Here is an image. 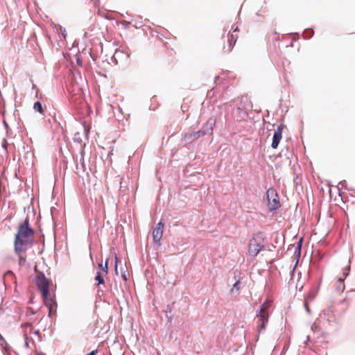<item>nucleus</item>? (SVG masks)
Wrapping results in <instances>:
<instances>
[{
  "label": "nucleus",
  "mask_w": 355,
  "mask_h": 355,
  "mask_svg": "<svg viewBox=\"0 0 355 355\" xmlns=\"http://www.w3.org/2000/svg\"><path fill=\"white\" fill-rule=\"evenodd\" d=\"M34 230L31 227L28 218L19 224L14 241V250L15 253L26 251L28 246L34 242Z\"/></svg>",
  "instance_id": "nucleus-1"
},
{
  "label": "nucleus",
  "mask_w": 355,
  "mask_h": 355,
  "mask_svg": "<svg viewBox=\"0 0 355 355\" xmlns=\"http://www.w3.org/2000/svg\"><path fill=\"white\" fill-rule=\"evenodd\" d=\"M251 107V102L247 97H242L234 112V117L236 121H242L248 115L247 108Z\"/></svg>",
  "instance_id": "nucleus-2"
},
{
  "label": "nucleus",
  "mask_w": 355,
  "mask_h": 355,
  "mask_svg": "<svg viewBox=\"0 0 355 355\" xmlns=\"http://www.w3.org/2000/svg\"><path fill=\"white\" fill-rule=\"evenodd\" d=\"M51 284V282L42 272L37 274L36 285L42 293V299L51 297L49 293V286Z\"/></svg>",
  "instance_id": "nucleus-3"
},
{
  "label": "nucleus",
  "mask_w": 355,
  "mask_h": 355,
  "mask_svg": "<svg viewBox=\"0 0 355 355\" xmlns=\"http://www.w3.org/2000/svg\"><path fill=\"white\" fill-rule=\"evenodd\" d=\"M264 248V241L261 234H256L249 243L248 252L251 256H256Z\"/></svg>",
  "instance_id": "nucleus-4"
},
{
  "label": "nucleus",
  "mask_w": 355,
  "mask_h": 355,
  "mask_svg": "<svg viewBox=\"0 0 355 355\" xmlns=\"http://www.w3.org/2000/svg\"><path fill=\"white\" fill-rule=\"evenodd\" d=\"M266 195L270 211L277 209L280 206L277 191L274 189L270 188L268 189Z\"/></svg>",
  "instance_id": "nucleus-5"
},
{
  "label": "nucleus",
  "mask_w": 355,
  "mask_h": 355,
  "mask_svg": "<svg viewBox=\"0 0 355 355\" xmlns=\"http://www.w3.org/2000/svg\"><path fill=\"white\" fill-rule=\"evenodd\" d=\"M239 32L238 27H236L232 33L230 35H228V39H227V45L224 46L223 49L225 50L226 52H230L234 44L236 42V40L238 39V34Z\"/></svg>",
  "instance_id": "nucleus-6"
},
{
  "label": "nucleus",
  "mask_w": 355,
  "mask_h": 355,
  "mask_svg": "<svg viewBox=\"0 0 355 355\" xmlns=\"http://www.w3.org/2000/svg\"><path fill=\"white\" fill-rule=\"evenodd\" d=\"M257 316L258 318L257 320V327L259 332H261L266 328V325L268 322V312H261L258 311L257 313Z\"/></svg>",
  "instance_id": "nucleus-7"
},
{
  "label": "nucleus",
  "mask_w": 355,
  "mask_h": 355,
  "mask_svg": "<svg viewBox=\"0 0 355 355\" xmlns=\"http://www.w3.org/2000/svg\"><path fill=\"white\" fill-rule=\"evenodd\" d=\"M44 304L49 309V316L53 317L56 315L57 303L55 300L51 297L43 299Z\"/></svg>",
  "instance_id": "nucleus-8"
},
{
  "label": "nucleus",
  "mask_w": 355,
  "mask_h": 355,
  "mask_svg": "<svg viewBox=\"0 0 355 355\" xmlns=\"http://www.w3.org/2000/svg\"><path fill=\"white\" fill-rule=\"evenodd\" d=\"M284 128V125H279L277 129L275 130L273 137H272V141L271 144V147L274 149H276L282 138V132L283 129Z\"/></svg>",
  "instance_id": "nucleus-9"
},
{
  "label": "nucleus",
  "mask_w": 355,
  "mask_h": 355,
  "mask_svg": "<svg viewBox=\"0 0 355 355\" xmlns=\"http://www.w3.org/2000/svg\"><path fill=\"white\" fill-rule=\"evenodd\" d=\"M164 225V223L160 221L157 224L156 227L153 231V241L156 243H159L162 237Z\"/></svg>",
  "instance_id": "nucleus-10"
},
{
  "label": "nucleus",
  "mask_w": 355,
  "mask_h": 355,
  "mask_svg": "<svg viewBox=\"0 0 355 355\" xmlns=\"http://www.w3.org/2000/svg\"><path fill=\"white\" fill-rule=\"evenodd\" d=\"M205 134H206V132L202 130H198L197 132H194L192 133H187V134L184 135V140L187 143H191V142L198 139V138L203 137L204 135H205Z\"/></svg>",
  "instance_id": "nucleus-11"
},
{
  "label": "nucleus",
  "mask_w": 355,
  "mask_h": 355,
  "mask_svg": "<svg viewBox=\"0 0 355 355\" xmlns=\"http://www.w3.org/2000/svg\"><path fill=\"white\" fill-rule=\"evenodd\" d=\"M349 270L350 267L349 266H347L345 268L343 269V276L338 277V282L339 284L337 286V291L338 292H343L345 290L344 280L348 275Z\"/></svg>",
  "instance_id": "nucleus-12"
},
{
  "label": "nucleus",
  "mask_w": 355,
  "mask_h": 355,
  "mask_svg": "<svg viewBox=\"0 0 355 355\" xmlns=\"http://www.w3.org/2000/svg\"><path fill=\"white\" fill-rule=\"evenodd\" d=\"M21 327L24 329V336L25 337V339L28 340L29 334H31L33 331V327L29 323H25L21 324Z\"/></svg>",
  "instance_id": "nucleus-13"
},
{
  "label": "nucleus",
  "mask_w": 355,
  "mask_h": 355,
  "mask_svg": "<svg viewBox=\"0 0 355 355\" xmlns=\"http://www.w3.org/2000/svg\"><path fill=\"white\" fill-rule=\"evenodd\" d=\"M33 109L35 111L38 112L42 115H44V110L40 102L37 101L33 105Z\"/></svg>",
  "instance_id": "nucleus-14"
},
{
  "label": "nucleus",
  "mask_w": 355,
  "mask_h": 355,
  "mask_svg": "<svg viewBox=\"0 0 355 355\" xmlns=\"http://www.w3.org/2000/svg\"><path fill=\"white\" fill-rule=\"evenodd\" d=\"M26 252V251H21L19 253H16L19 257V266H24L26 261V257L24 254Z\"/></svg>",
  "instance_id": "nucleus-15"
},
{
  "label": "nucleus",
  "mask_w": 355,
  "mask_h": 355,
  "mask_svg": "<svg viewBox=\"0 0 355 355\" xmlns=\"http://www.w3.org/2000/svg\"><path fill=\"white\" fill-rule=\"evenodd\" d=\"M271 302L269 300L266 301L264 303H263L259 309V311L261 312H268V310L270 307Z\"/></svg>",
  "instance_id": "nucleus-16"
},
{
  "label": "nucleus",
  "mask_w": 355,
  "mask_h": 355,
  "mask_svg": "<svg viewBox=\"0 0 355 355\" xmlns=\"http://www.w3.org/2000/svg\"><path fill=\"white\" fill-rule=\"evenodd\" d=\"M104 275L103 272H98L97 274H96V276L95 277V280L97 282V285L99 286L101 284H105V281H104V278H103V275Z\"/></svg>",
  "instance_id": "nucleus-17"
},
{
  "label": "nucleus",
  "mask_w": 355,
  "mask_h": 355,
  "mask_svg": "<svg viewBox=\"0 0 355 355\" xmlns=\"http://www.w3.org/2000/svg\"><path fill=\"white\" fill-rule=\"evenodd\" d=\"M107 263L108 259L105 261V266H103L102 263H98V267L102 269V272L104 274V275H106L108 272Z\"/></svg>",
  "instance_id": "nucleus-18"
},
{
  "label": "nucleus",
  "mask_w": 355,
  "mask_h": 355,
  "mask_svg": "<svg viewBox=\"0 0 355 355\" xmlns=\"http://www.w3.org/2000/svg\"><path fill=\"white\" fill-rule=\"evenodd\" d=\"M240 289V281L238 280L236 281V282L233 285V287L232 288V292L233 293L234 291H239Z\"/></svg>",
  "instance_id": "nucleus-19"
},
{
  "label": "nucleus",
  "mask_w": 355,
  "mask_h": 355,
  "mask_svg": "<svg viewBox=\"0 0 355 355\" xmlns=\"http://www.w3.org/2000/svg\"><path fill=\"white\" fill-rule=\"evenodd\" d=\"M30 341H32V342H33V340H32V339H31V338H28V340L25 339V345H26V347H29V342H30Z\"/></svg>",
  "instance_id": "nucleus-20"
},
{
  "label": "nucleus",
  "mask_w": 355,
  "mask_h": 355,
  "mask_svg": "<svg viewBox=\"0 0 355 355\" xmlns=\"http://www.w3.org/2000/svg\"><path fill=\"white\" fill-rule=\"evenodd\" d=\"M118 257L116 256L115 257V271L117 273V263H118Z\"/></svg>",
  "instance_id": "nucleus-21"
},
{
  "label": "nucleus",
  "mask_w": 355,
  "mask_h": 355,
  "mask_svg": "<svg viewBox=\"0 0 355 355\" xmlns=\"http://www.w3.org/2000/svg\"><path fill=\"white\" fill-rule=\"evenodd\" d=\"M97 353H98V349H95V350L92 351L89 354H88L87 355H96V354H97Z\"/></svg>",
  "instance_id": "nucleus-22"
},
{
  "label": "nucleus",
  "mask_w": 355,
  "mask_h": 355,
  "mask_svg": "<svg viewBox=\"0 0 355 355\" xmlns=\"http://www.w3.org/2000/svg\"><path fill=\"white\" fill-rule=\"evenodd\" d=\"M304 305H305V308H306V309L307 312H310V309H309V307L308 304L306 302V303L304 304Z\"/></svg>",
  "instance_id": "nucleus-23"
},
{
  "label": "nucleus",
  "mask_w": 355,
  "mask_h": 355,
  "mask_svg": "<svg viewBox=\"0 0 355 355\" xmlns=\"http://www.w3.org/2000/svg\"><path fill=\"white\" fill-rule=\"evenodd\" d=\"M6 275H11V276H12V275H13V273H12V272H11V271H8V272H7L6 273Z\"/></svg>",
  "instance_id": "nucleus-24"
},
{
  "label": "nucleus",
  "mask_w": 355,
  "mask_h": 355,
  "mask_svg": "<svg viewBox=\"0 0 355 355\" xmlns=\"http://www.w3.org/2000/svg\"><path fill=\"white\" fill-rule=\"evenodd\" d=\"M34 334L39 335L40 332L38 330H35V331H34Z\"/></svg>",
  "instance_id": "nucleus-25"
},
{
  "label": "nucleus",
  "mask_w": 355,
  "mask_h": 355,
  "mask_svg": "<svg viewBox=\"0 0 355 355\" xmlns=\"http://www.w3.org/2000/svg\"><path fill=\"white\" fill-rule=\"evenodd\" d=\"M122 277H123V279H124V280H126V279H127L125 274H123V275H122Z\"/></svg>",
  "instance_id": "nucleus-26"
},
{
  "label": "nucleus",
  "mask_w": 355,
  "mask_h": 355,
  "mask_svg": "<svg viewBox=\"0 0 355 355\" xmlns=\"http://www.w3.org/2000/svg\"><path fill=\"white\" fill-rule=\"evenodd\" d=\"M325 355H327V354H326Z\"/></svg>",
  "instance_id": "nucleus-27"
}]
</instances>
